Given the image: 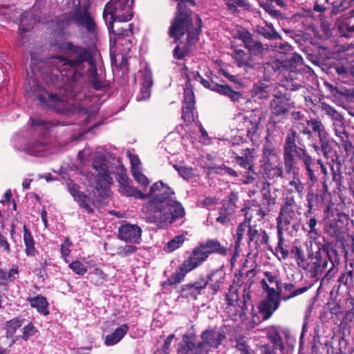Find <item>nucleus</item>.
<instances>
[{
  "label": "nucleus",
  "mask_w": 354,
  "mask_h": 354,
  "mask_svg": "<svg viewBox=\"0 0 354 354\" xmlns=\"http://www.w3.org/2000/svg\"><path fill=\"white\" fill-rule=\"evenodd\" d=\"M31 182H32L31 179L24 180V181L22 183V186H23L24 189H29Z\"/></svg>",
  "instance_id": "obj_64"
},
{
  "label": "nucleus",
  "mask_w": 354,
  "mask_h": 354,
  "mask_svg": "<svg viewBox=\"0 0 354 354\" xmlns=\"http://www.w3.org/2000/svg\"><path fill=\"white\" fill-rule=\"evenodd\" d=\"M215 203H216V200L213 198L208 197V198H205V200L203 201V205L205 206L212 205Z\"/></svg>",
  "instance_id": "obj_60"
},
{
  "label": "nucleus",
  "mask_w": 354,
  "mask_h": 354,
  "mask_svg": "<svg viewBox=\"0 0 354 354\" xmlns=\"http://www.w3.org/2000/svg\"><path fill=\"white\" fill-rule=\"evenodd\" d=\"M306 290V288H299V289H297L296 290H295L292 294L289 297H295L299 294H301L303 293L305 290Z\"/></svg>",
  "instance_id": "obj_62"
},
{
  "label": "nucleus",
  "mask_w": 354,
  "mask_h": 354,
  "mask_svg": "<svg viewBox=\"0 0 354 354\" xmlns=\"http://www.w3.org/2000/svg\"><path fill=\"white\" fill-rule=\"evenodd\" d=\"M226 298L229 306H235L239 300L237 289L234 286H230Z\"/></svg>",
  "instance_id": "obj_39"
},
{
  "label": "nucleus",
  "mask_w": 354,
  "mask_h": 354,
  "mask_svg": "<svg viewBox=\"0 0 354 354\" xmlns=\"http://www.w3.org/2000/svg\"><path fill=\"white\" fill-rule=\"evenodd\" d=\"M299 216V208L292 197H287L284 205L281 207L279 216L277 218V229L279 241H281V235L283 231L288 230L292 225L297 230L298 217Z\"/></svg>",
  "instance_id": "obj_5"
},
{
  "label": "nucleus",
  "mask_w": 354,
  "mask_h": 354,
  "mask_svg": "<svg viewBox=\"0 0 354 354\" xmlns=\"http://www.w3.org/2000/svg\"><path fill=\"white\" fill-rule=\"evenodd\" d=\"M279 152L277 148L270 151L267 148V178L280 177L282 174Z\"/></svg>",
  "instance_id": "obj_14"
},
{
  "label": "nucleus",
  "mask_w": 354,
  "mask_h": 354,
  "mask_svg": "<svg viewBox=\"0 0 354 354\" xmlns=\"http://www.w3.org/2000/svg\"><path fill=\"white\" fill-rule=\"evenodd\" d=\"M27 301L29 302L31 307L37 309L38 313L44 315L49 314L48 309V303L44 296L37 295L33 297H28Z\"/></svg>",
  "instance_id": "obj_22"
},
{
  "label": "nucleus",
  "mask_w": 354,
  "mask_h": 354,
  "mask_svg": "<svg viewBox=\"0 0 354 354\" xmlns=\"http://www.w3.org/2000/svg\"><path fill=\"white\" fill-rule=\"evenodd\" d=\"M208 252L201 243L193 249L191 257L185 261L187 266L193 270L201 266L208 257Z\"/></svg>",
  "instance_id": "obj_18"
},
{
  "label": "nucleus",
  "mask_w": 354,
  "mask_h": 354,
  "mask_svg": "<svg viewBox=\"0 0 354 354\" xmlns=\"http://www.w3.org/2000/svg\"><path fill=\"white\" fill-rule=\"evenodd\" d=\"M224 1L230 9L234 8L236 6H241L244 4V0H224Z\"/></svg>",
  "instance_id": "obj_54"
},
{
  "label": "nucleus",
  "mask_w": 354,
  "mask_h": 354,
  "mask_svg": "<svg viewBox=\"0 0 354 354\" xmlns=\"http://www.w3.org/2000/svg\"><path fill=\"white\" fill-rule=\"evenodd\" d=\"M267 39H276L279 37L277 32L273 30V26L272 24H268L267 23Z\"/></svg>",
  "instance_id": "obj_55"
},
{
  "label": "nucleus",
  "mask_w": 354,
  "mask_h": 354,
  "mask_svg": "<svg viewBox=\"0 0 354 354\" xmlns=\"http://www.w3.org/2000/svg\"><path fill=\"white\" fill-rule=\"evenodd\" d=\"M24 319L20 318L12 319L6 323V334L1 339V344L8 345L11 348L20 338V335H16L17 330L22 326Z\"/></svg>",
  "instance_id": "obj_10"
},
{
  "label": "nucleus",
  "mask_w": 354,
  "mask_h": 354,
  "mask_svg": "<svg viewBox=\"0 0 354 354\" xmlns=\"http://www.w3.org/2000/svg\"><path fill=\"white\" fill-rule=\"evenodd\" d=\"M75 8L73 13V17L70 19L65 21V18L56 24L57 29L59 32L68 25L71 21H75L79 26L85 27L88 32H94L95 29V24L93 19L90 15L88 11V6H80V1L77 0V3L73 2Z\"/></svg>",
  "instance_id": "obj_7"
},
{
  "label": "nucleus",
  "mask_w": 354,
  "mask_h": 354,
  "mask_svg": "<svg viewBox=\"0 0 354 354\" xmlns=\"http://www.w3.org/2000/svg\"><path fill=\"white\" fill-rule=\"evenodd\" d=\"M37 330L35 325L29 322L27 325L24 326L22 328V335L20 336L24 340L27 341L30 337L33 336Z\"/></svg>",
  "instance_id": "obj_37"
},
{
  "label": "nucleus",
  "mask_w": 354,
  "mask_h": 354,
  "mask_svg": "<svg viewBox=\"0 0 354 354\" xmlns=\"http://www.w3.org/2000/svg\"><path fill=\"white\" fill-rule=\"evenodd\" d=\"M297 138V132L292 129L291 134L288 135L285 144V163L286 167H292L296 158H301L304 155L305 151L297 147L295 145V139Z\"/></svg>",
  "instance_id": "obj_9"
},
{
  "label": "nucleus",
  "mask_w": 354,
  "mask_h": 354,
  "mask_svg": "<svg viewBox=\"0 0 354 354\" xmlns=\"http://www.w3.org/2000/svg\"><path fill=\"white\" fill-rule=\"evenodd\" d=\"M301 158H302L303 162L305 164L307 174H308L310 179L311 180V181H315L316 180V177L315 176L314 171L311 167V165H312L311 158L305 153L304 155H302V157Z\"/></svg>",
  "instance_id": "obj_40"
},
{
  "label": "nucleus",
  "mask_w": 354,
  "mask_h": 354,
  "mask_svg": "<svg viewBox=\"0 0 354 354\" xmlns=\"http://www.w3.org/2000/svg\"><path fill=\"white\" fill-rule=\"evenodd\" d=\"M185 241V236L183 235H178L172 240L167 243L165 250L167 252H172L178 249Z\"/></svg>",
  "instance_id": "obj_35"
},
{
  "label": "nucleus",
  "mask_w": 354,
  "mask_h": 354,
  "mask_svg": "<svg viewBox=\"0 0 354 354\" xmlns=\"http://www.w3.org/2000/svg\"><path fill=\"white\" fill-rule=\"evenodd\" d=\"M321 108L322 111L329 115L333 120L336 122H342L343 119L342 116L333 107L326 103H322Z\"/></svg>",
  "instance_id": "obj_33"
},
{
  "label": "nucleus",
  "mask_w": 354,
  "mask_h": 354,
  "mask_svg": "<svg viewBox=\"0 0 354 354\" xmlns=\"http://www.w3.org/2000/svg\"><path fill=\"white\" fill-rule=\"evenodd\" d=\"M132 175L136 181L143 187H146L149 185L148 178L142 173L141 169L132 171Z\"/></svg>",
  "instance_id": "obj_42"
},
{
  "label": "nucleus",
  "mask_w": 354,
  "mask_h": 354,
  "mask_svg": "<svg viewBox=\"0 0 354 354\" xmlns=\"http://www.w3.org/2000/svg\"><path fill=\"white\" fill-rule=\"evenodd\" d=\"M136 250V248L135 246L127 245L124 247L120 248L118 253L119 255L124 257L133 253Z\"/></svg>",
  "instance_id": "obj_51"
},
{
  "label": "nucleus",
  "mask_w": 354,
  "mask_h": 354,
  "mask_svg": "<svg viewBox=\"0 0 354 354\" xmlns=\"http://www.w3.org/2000/svg\"><path fill=\"white\" fill-rule=\"evenodd\" d=\"M254 94L253 95V98L255 102H259V104H263L265 102V90L263 87L261 86H256L254 88Z\"/></svg>",
  "instance_id": "obj_44"
},
{
  "label": "nucleus",
  "mask_w": 354,
  "mask_h": 354,
  "mask_svg": "<svg viewBox=\"0 0 354 354\" xmlns=\"http://www.w3.org/2000/svg\"><path fill=\"white\" fill-rule=\"evenodd\" d=\"M261 117L254 113H238L233 118L234 124L239 131L246 132L252 142H257L259 138Z\"/></svg>",
  "instance_id": "obj_6"
},
{
  "label": "nucleus",
  "mask_w": 354,
  "mask_h": 354,
  "mask_svg": "<svg viewBox=\"0 0 354 354\" xmlns=\"http://www.w3.org/2000/svg\"><path fill=\"white\" fill-rule=\"evenodd\" d=\"M267 12L272 17H274L276 19L281 18L282 17V15L281 12L273 10L272 8H269L267 7Z\"/></svg>",
  "instance_id": "obj_58"
},
{
  "label": "nucleus",
  "mask_w": 354,
  "mask_h": 354,
  "mask_svg": "<svg viewBox=\"0 0 354 354\" xmlns=\"http://www.w3.org/2000/svg\"><path fill=\"white\" fill-rule=\"evenodd\" d=\"M133 0H110L105 6L103 12L104 19L108 26L110 33L114 35V44H116L121 36H129L132 33V24H129V28L114 29L113 23L127 21L132 18V5Z\"/></svg>",
  "instance_id": "obj_3"
},
{
  "label": "nucleus",
  "mask_w": 354,
  "mask_h": 354,
  "mask_svg": "<svg viewBox=\"0 0 354 354\" xmlns=\"http://www.w3.org/2000/svg\"><path fill=\"white\" fill-rule=\"evenodd\" d=\"M194 95L192 88L188 85L185 88L184 100L183 104L182 118L185 122H191L194 119Z\"/></svg>",
  "instance_id": "obj_16"
},
{
  "label": "nucleus",
  "mask_w": 354,
  "mask_h": 354,
  "mask_svg": "<svg viewBox=\"0 0 354 354\" xmlns=\"http://www.w3.org/2000/svg\"><path fill=\"white\" fill-rule=\"evenodd\" d=\"M317 224V221L315 216L310 218V219L307 222V225L309 227L308 232L310 237L312 239H316L317 236L319 235L318 230L316 229Z\"/></svg>",
  "instance_id": "obj_43"
},
{
  "label": "nucleus",
  "mask_w": 354,
  "mask_h": 354,
  "mask_svg": "<svg viewBox=\"0 0 354 354\" xmlns=\"http://www.w3.org/2000/svg\"><path fill=\"white\" fill-rule=\"evenodd\" d=\"M0 245L4 250L7 251L8 252H9V250H10L9 244L6 241H5V240L1 241Z\"/></svg>",
  "instance_id": "obj_63"
},
{
  "label": "nucleus",
  "mask_w": 354,
  "mask_h": 354,
  "mask_svg": "<svg viewBox=\"0 0 354 354\" xmlns=\"http://www.w3.org/2000/svg\"><path fill=\"white\" fill-rule=\"evenodd\" d=\"M142 77L143 80L140 89V93L137 97V100L138 101L147 100L150 97L151 86L153 84L152 74L149 69H145L143 71Z\"/></svg>",
  "instance_id": "obj_20"
},
{
  "label": "nucleus",
  "mask_w": 354,
  "mask_h": 354,
  "mask_svg": "<svg viewBox=\"0 0 354 354\" xmlns=\"http://www.w3.org/2000/svg\"><path fill=\"white\" fill-rule=\"evenodd\" d=\"M224 273L222 270H215L211 272L206 279L209 283V288L213 290L214 294L216 293L224 280Z\"/></svg>",
  "instance_id": "obj_23"
},
{
  "label": "nucleus",
  "mask_w": 354,
  "mask_h": 354,
  "mask_svg": "<svg viewBox=\"0 0 354 354\" xmlns=\"http://www.w3.org/2000/svg\"><path fill=\"white\" fill-rule=\"evenodd\" d=\"M228 97L231 99L232 101L236 102L239 101L240 100L245 101L246 104L251 103V101L249 100H245L243 97H241V95L236 91H234L232 90V93H230Z\"/></svg>",
  "instance_id": "obj_53"
},
{
  "label": "nucleus",
  "mask_w": 354,
  "mask_h": 354,
  "mask_svg": "<svg viewBox=\"0 0 354 354\" xmlns=\"http://www.w3.org/2000/svg\"><path fill=\"white\" fill-rule=\"evenodd\" d=\"M236 37L241 40L245 46L248 49L250 53L258 55L263 51L262 44L252 39L250 33L244 29H241L236 33Z\"/></svg>",
  "instance_id": "obj_17"
},
{
  "label": "nucleus",
  "mask_w": 354,
  "mask_h": 354,
  "mask_svg": "<svg viewBox=\"0 0 354 354\" xmlns=\"http://www.w3.org/2000/svg\"><path fill=\"white\" fill-rule=\"evenodd\" d=\"M142 230L137 225L124 223L118 229L120 239L131 243H138L141 240Z\"/></svg>",
  "instance_id": "obj_13"
},
{
  "label": "nucleus",
  "mask_w": 354,
  "mask_h": 354,
  "mask_svg": "<svg viewBox=\"0 0 354 354\" xmlns=\"http://www.w3.org/2000/svg\"><path fill=\"white\" fill-rule=\"evenodd\" d=\"M174 167L178 172V174L185 180H189L194 176L193 169L187 167H178L174 165Z\"/></svg>",
  "instance_id": "obj_41"
},
{
  "label": "nucleus",
  "mask_w": 354,
  "mask_h": 354,
  "mask_svg": "<svg viewBox=\"0 0 354 354\" xmlns=\"http://www.w3.org/2000/svg\"><path fill=\"white\" fill-rule=\"evenodd\" d=\"M243 151V153L241 156H236V160L238 165L247 169L244 174L246 178L243 180V183L244 184H248L254 180L253 176L254 172L252 170L254 149L246 148Z\"/></svg>",
  "instance_id": "obj_12"
},
{
  "label": "nucleus",
  "mask_w": 354,
  "mask_h": 354,
  "mask_svg": "<svg viewBox=\"0 0 354 354\" xmlns=\"http://www.w3.org/2000/svg\"><path fill=\"white\" fill-rule=\"evenodd\" d=\"M268 195L269 196H267V205H274L276 203L277 200L280 195V192L279 190L274 189L272 192H271L270 189H269Z\"/></svg>",
  "instance_id": "obj_49"
},
{
  "label": "nucleus",
  "mask_w": 354,
  "mask_h": 354,
  "mask_svg": "<svg viewBox=\"0 0 354 354\" xmlns=\"http://www.w3.org/2000/svg\"><path fill=\"white\" fill-rule=\"evenodd\" d=\"M199 129H200V131H201V133L203 142H205V140L208 138L207 133V131L205 130V129L201 125H200Z\"/></svg>",
  "instance_id": "obj_61"
},
{
  "label": "nucleus",
  "mask_w": 354,
  "mask_h": 354,
  "mask_svg": "<svg viewBox=\"0 0 354 354\" xmlns=\"http://www.w3.org/2000/svg\"><path fill=\"white\" fill-rule=\"evenodd\" d=\"M68 191L73 196V199L79 204V205L84 208L86 212H93V209L92 205H94L96 201L95 196H90L86 193L80 191L79 186L71 181L67 184Z\"/></svg>",
  "instance_id": "obj_8"
},
{
  "label": "nucleus",
  "mask_w": 354,
  "mask_h": 354,
  "mask_svg": "<svg viewBox=\"0 0 354 354\" xmlns=\"http://www.w3.org/2000/svg\"><path fill=\"white\" fill-rule=\"evenodd\" d=\"M57 48L60 55L45 61L31 58L30 71L27 72L30 85L28 92L30 97L37 99L43 106L65 112L68 102L43 89L38 85L39 79L46 84L60 80L71 86L82 77L86 67L93 75L95 66L90 53L83 47L64 41L58 44Z\"/></svg>",
  "instance_id": "obj_2"
},
{
  "label": "nucleus",
  "mask_w": 354,
  "mask_h": 354,
  "mask_svg": "<svg viewBox=\"0 0 354 354\" xmlns=\"http://www.w3.org/2000/svg\"><path fill=\"white\" fill-rule=\"evenodd\" d=\"M259 314H254L252 317V322L258 324L266 319V300H262L257 306Z\"/></svg>",
  "instance_id": "obj_36"
},
{
  "label": "nucleus",
  "mask_w": 354,
  "mask_h": 354,
  "mask_svg": "<svg viewBox=\"0 0 354 354\" xmlns=\"http://www.w3.org/2000/svg\"><path fill=\"white\" fill-rule=\"evenodd\" d=\"M212 89L227 96H228L230 93H232V90L230 86L226 85H216L215 87Z\"/></svg>",
  "instance_id": "obj_52"
},
{
  "label": "nucleus",
  "mask_w": 354,
  "mask_h": 354,
  "mask_svg": "<svg viewBox=\"0 0 354 354\" xmlns=\"http://www.w3.org/2000/svg\"><path fill=\"white\" fill-rule=\"evenodd\" d=\"M236 351L237 354H251L249 346L243 339H240L237 341Z\"/></svg>",
  "instance_id": "obj_46"
},
{
  "label": "nucleus",
  "mask_w": 354,
  "mask_h": 354,
  "mask_svg": "<svg viewBox=\"0 0 354 354\" xmlns=\"http://www.w3.org/2000/svg\"><path fill=\"white\" fill-rule=\"evenodd\" d=\"M287 167L288 171L290 172V171L292 170V173L294 175L293 179L290 180L289 183V187L288 188L287 191L289 193L296 192L298 194L299 196L301 197L302 192L304 190V186L297 176V171L293 167V165L292 167Z\"/></svg>",
  "instance_id": "obj_25"
},
{
  "label": "nucleus",
  "mask_w": 354,
  "mask_h": 354,
  "mask_svg": "<svg viewBox=\"0 0 354 354\" xmlns=\"http://www.w3.org/2000/svg\"><path fill=\"white\" fill-rule=\"evenodd\" d=\"M233 58L239 67L248 66L252 67L249 54L241 49H235L233 53Z\"/></svg>",
  "instance_id": "obj_27"
},
{
  "label": "nucleus",
  "mask_w": 354,
  "mask_h": 354,
  "mask_svg": "<svg viewBox=\"0 0 354 354\" xmlns=\"http://www.w3.org/2000/svg\"><path fill=\"white\" fill-rule=\"evenodd\" d=\"M174 338V335H169L165 342L164 348L157 350L155 352V354H169L167 352V349L169 348V346L171 345Z\"/></svg>",
  "instance_id": "obj_50"
},
{
  "label": "nucleus",
  "mask_w": 354,
  "mask_h": 354,
  "mask_svg": "<svg viewBox=\"0 0 354 354\" xmlns=\"http://www.w3.org/2000/svg\"><path fill=\"white\" fill-rule=\"evenodd\" d=\"M78 160L84 165L92 162L91 177H93L95 189L102 197L108 196L109 187L113 183V175L118 179L119 191L123 195L142 199L149 195L152 196L153 198L145 203L142 209L147 222L153 223L159 228H164L184 216L185 209L173 197L174 192L162 181L153 184L149 194H143L141 191L129 185L125 170L119 162H117V165L109 163L102 155L92 153L90 148L80 151Z\"/></svg>",
  "instance_id": "obj_1"
},
{
  "label": "nucleus",
  "mask_w": 354,
  "mask_h": 354,
  "mask_svg": "<svg viewBox=\"0 0 354 354\" xmlns=\"http://www.w3.org/2000/svg\"><path fill=\"white\" fill-rule=\"evenodd\" d=\"M208 284V281L204 277L199 278L194 283H189L185 286V290L189 291V295L196 299L201 294V290H203Z\"/></svg>",
  "instance_id": "obj_24"
},
{
  "label": "nucleus",
  "mask_w": 354,
  "mask_h": 354,
  "mask_svg": "<svg viewBox=\"0 0 354 354\" xmlns=\"http://www.w3.org/2000/svg\"><path fill=\"white\" fill-rule=\"evenodd\" d=\"M19 270L17 268H11L8 272L6 277V281H13L15 278L16 275L18 274Z\"/></svg>",
  "instance_id": "obj_56"
},
{
  "label": "nucleus",
  "mask_w": 354,
  "mask_h": 354,
  "mask_svg": "<svg viewBox=\"0 0 354 354\" xmlns=\"http://www.w3.org/2000/svg\"><path fill=\"white\" fill-rule=\"evenodd\" d=\"M130 162H131V171H134L136 170L141 169L140 168V160L136 155L132 154L129 152L127 153Z\"/></svg>",
  "instance_id": "obj_48"
},
{
  "label": "nucleus",
  "mask_w": 354,
  "mask_h": 354,
  "mask_svg": "<svg viewBox=\"0 0 354 354\" xmlns=\"http://www.w3.org/2000/svg\"><path fill=\"white\" fill-rule=\"evenodd\" d=\"M71 245V242L70 241L69 239H66L64 242L61 245L60 250L62 254V257L66 263H68V257L69 256L71 253L70 247Z\"/></svg>",
  "instance_id": "obj_45"
},
{
  "label": "nucleus",
  "mask_w": 354,
  "mask_h": 354,
  "mask_svg": "<svg viewBox=\"0 0 354 354\" xmlns=\"http://www.w3.org/2000/svg\"><path fill=\"white\" fill-rule=\"evenodd\" d=\"M192 270L187 266L184 261L178 268V269L173 273L169 278L168 281L169 284H176L181 282L184 279L187 273L192 271Z\"/></svg>",
  "instance_id": "obj_26"
},
{
  "label": "nucleus",
  "mask_w": 354,
  "mask_h": 354,
  "mask_svg": "<svg viewBox=\"0 0 354 354\" xmlns=\"http://www.w3.org/2000/svg\"><path fill=\"white\" fill-rule=\"evenodd\" d=\"M336 73L339 75L348 73V70L344 66H339L335 68Z\"/></svg>",
  "instance_id": "obj_59"
},
{
  "label": "nucleus",
  "mask_w": 354,
  "mask_h": 354,
  "mask_svg": "<svg viewBox=\"0 0 354 354\" xmlns=\"http://www.w3.org/2000/svg\"><path fill=\"white\" fill-rule=\"evenodd\" d=\"M307 124L311 127L313 131L317 132L320 142L324 146L326 142V132L322 122L319 120H307Z\"/></svg>",
  "instance_id": "obj_29"
},
{
  "label": "nucleus",
  "mask_w": 354,
  "mask_h": 354,
  "mask_svg": "<svg viewBox=\"0 0 354 354\" xmlns=\"http://www.w3.org/2000/svg\"><path fill=\"white\" fill-rule=\"evenodd\" d=\"M248 235H249L250 241H253L255 239L257 240L259 239V237L260 236V234L257 230L250 228L249 226H248Z\"/></svg>",
  "instance_id": "obj_57"
},
{
  "label": "nucleus",
  "mask_w": 354,
  "mask_h": 354,
  "mask_svg": "<svg viewBox=\"0 0 354 354\" xmlns=\"http://www.w3.org/2000/svg\"><path fill=\"white\" fill-rule=\"evenodd\" d=\"M203 244L205 246V248L207 250L209 255L212 253H218L222 255H225L227 254V248L222 246L217 240L209 239Z\"/></svg>",
  "instance_id": "obj_28"
},
{
  "label": "nucleus",
  "mask_w": 354,
  "mask_h": 354,
  "mask_svg": "<svg viewBox=\"0 0 354 354\" xmlns=\"http://www.w3.org/2000/svg\"><path fill=\"white\" fill-rule=\"evenodd\" d=\"M129 329V327L127 324H122L105 337L104 344L107 346L117 344L125 336Z\"/></svg>",
  "instance_id": "obj_19"
},
{
  "label": "nucleus",
  "mask_w": 354,
  "mask_h": 354,
  "mask_svg": "<svg viewBox=\"0 0 354 354\" xmlns=\"http://www.w3.org/2000/svg\"><path fill=\"white\" fill-rule=\"evenodd\" d=\"M242 211L245 212V219L248 221L252 219H254L255 222L257 221H261L264 216V213L258 207L245 208Z\"/></svg>",
  "instance_id": "obj_31"
},
{
  "label": "nucleus",
  "mask_w": 354,
  "mask_h": 354,
  "mask_svg": "<svg viewBox=\"0 0 354 354\" xmlns=\"http://www.w3.org/2000/svg\"><path fill=\"white\" fill-rule=\"evenodd\" d=\"M22 150L29 155L39 157L48 156L51 153L48 145L41 142L31 143Z\"/></svg>",
  "instance_id": "obj_21"
},
{
  "label": "nucleus",
  "mask_w": 354,
  "mask_h": 354,
  "mask_svg": "<svg viewBox=\"0 0 354 354\" xmlns=\"http://www.w3.org/2000/svg\"><path fill=\"white\" fill-rule=\"evenodd\" d=\"M69 268L77 274L82 276L87 272L86 266L80 261H74L69 263Z\"/></svg>",
  "instance_id": "obj_38"
},
{
  "label": "nucleus",
  "mask_w": 354,
  "mask_h": 354,
  "mask_svg": "<svg viewBox=\"0 0 354 354\" xmlns=\"http://www.w3.org/2000/svg\"><path fill=\"white\" fill-rule=\"evenodd\" d=\"M24 241L26 246V254L27 256L33 257L36 253L35 242L28 228L24 227Z\"/></svg>",
  "instance_id": "obj_30"
},
{
  "label": "nucleus",
  "mask_w": 354,
  "mask_h": 354,
  "mask_svg": "<svg viewBox=\"0 0 354 354\" xmlns=\"http://www.w3.org/2000/svg\"><path fill=\"white\" fill-rule=\"evenodd\" d=\"M267 339L270 342L267 344V354L282 353L283 350V341L276 327L270 326L268 328Z\"/></svg>",
  "instance_id": "obj_15"
},
{
  "label": "nucleus",
  "mask_w": 354,
  "mask_h": 354,
  "mask_svg": "<svg viewBox=\"0 0 354 354\" xmlns=\"http://www.w3.org/2000/svg\"><path fill=\"white\" fill-rule=\"evenodd\" d=\"M267 279L270 283H275L277 290L274 287L268 288L267 286V319L271 317L273 312L275 311L279 306L280 295L278 290V284L276 278L270 276L267 273Z\"/></svg>",
  "instance_id": "obj_11"
},
{
  "label": "nucleus",
  "mask_w": 354,
  "mask_h": 354,
  "mask_svg": "<svg viewBox=\"0 0 354 354\" xmlns=\"http://www.w3.org/2000/svg\"><path fill=\"white\" fill-rule=\"evenodd\" d=\"M201 337L202 341L196 346L192 336L184 335L178 350V354H207L212 348H218L225 336L221 329L213 328L203 332Z\"/></svg>",
  "instance_id": "obj_4"
},
{
  "label": "nucleus",
  "mask_w": 354,
  "mask_h": 354,
  "mask_svg": "<svg viewBox=\"0 0 354 354\" xmlns=\"http://www.w3.org/2000/svg\"><path fill=\"white\" fill-rule=\"evenodd\" d=\"M248 221L241 223L237 227L236 232L234 235L235 239V249L237 250L239 243L242 240L245 232H248Z\"/></svg>",
  "instance_id": "obj_34"
},
{
  "label": "nucleus",
  "mask_w": 354,
  "mask_h": 354,
  "mask_svg": "<svg viewBox=\"0 0 354 354\" xmlns=\"http://www.w3.org/2000/svg\"><path fill=\"white\" fill-rule=\"evenodd\" d=\"M30 122L31 126L35 131L43 133L44 131L49 129L52 127V124L44 120L41 118H30Z\"/></svg>",
  "instance_id": "obj_32"
},
{
  "label": "nucleus",
  "mask_w": 354,
  "mask_h": 354,
  "mask_svg": "<svg viewBox=\"0 0 354 354\" xmlns=\"http://www.w3.org/2000/svg\"><path fill=\"white\" fill-rule=\"evenodd\" d=\"M194 79L196 81L201 82V84L205 88H209V82L203 78L198 72H193L189 75H187V82L190 83L192 79Z\"/></svg>",
  "instance_id": "obj_47"
}]
</instances>
